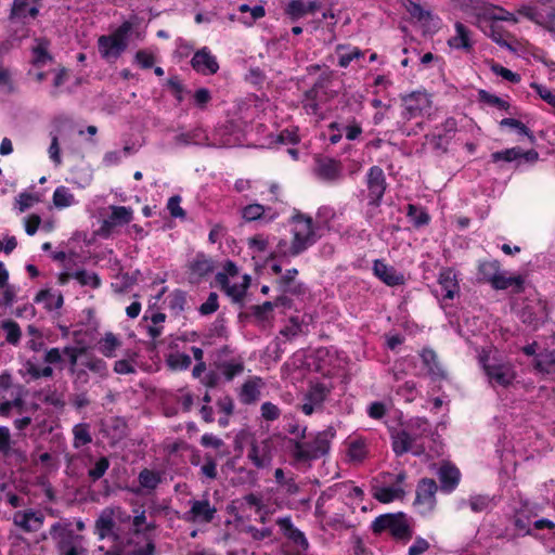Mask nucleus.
<instances>
[{
	"instance_id": "4",
	"label": "nucleus",
	"mask_w": 555,
	"mask_h": 555,
	"mask_svg": "<svg viewBox=\"0 0 555 555\" xmlns=\"http://www.w3.org/2000/svg\"><path fill=\"white\" fill-rule=\"evenodd\" d=\"M132 27L131 22L125 21L112 34L99 37L98 48L102 59H118L126 51Z\"/></svg>"
},
{
	"instance_id": "8",
	"label": "nucleus",
	"mask_w": 555,
	"mask_h": 555,
	"mask_svg": "<svg viewBox=\"0 0 555 555\" xmlns=\"http://www.w3.org/2000/svg\"><path fill=\"white\" fill-rule=\"evenodd\" d=\"M216 269L215 261L204 253H197L186 264L188 281L191 284H199L206 280Z\"/></svg>"
},
{
	"instance_id": "47",
	"label": "nucleus",
	"mask_w": 555,
	"mask_h": 555,
	"mask_svg": "<svg viewBox=\"0 0 555 555\" xmlns=\"http://www.w3.org/2000/svg\"><path fill=\"white\" fill-rule=\"evenodd\" d=\"M348 455L352 461H363L367 455V446L365 439H352L348 444Z\"/></svg>"
},
{
	"instance_id": "61",
	"label": "nucleus",
	"mask_w": 555,
	"mask_h": 555,
	"mask_svg": "<svg viewBox=\"0 0 555 555\" xmlns=\"http://www.w3.org/2000/svg\"><path fill=\"white\" fill-rule=\"evenodd\" d=\"M115 522L111 516H101L95 521V529L101 539L107 537L114 529Z\"/></svg>"
},
{
	"instance_id": "14",
	"label": "nucleus",
	"mask_w": 555,
	"mask_h": 555,
	"mask_svg": "<svg viewBox=\"0 0 555 555\" xmlns=\"http://www.w3.org/2000/svg\"><path fill=\"white\" fill-rule=\"evenodd\" d=\"M192 68L203 76L215 75L219 70L217 57L208 47L197 50L191 59Z\"/></svg>"
},
{
	"instance_id": "53",
	"label": "nucleus",
	"mask_w": 555,
	"mask_h": 555,
	"mask_svg": "<svg viewBox=\"0 0 555 555\" xmlns=\"http://www.w3.org/2000/svg\"><path fill=\"white\" fill-rule=\"evenodd\" d=\"M186 302V293L182 289H175L168 296V307L177 314L184 311Z\"/></svg>"
},
{
	"instance_id": "46",
	"label": "nucleus",
	"mask_w": 555,
	"mask_h": 555,
	"mask_svg": "<svg viewBox=\"0 0 555 555\" xmlns=\"http://www.w3.org/2000/svg\"><path fill=\"white\" fill-rule=\"evenodd\" d=\"M404 495V490L400 487H380L375 490L374 498L380 503H390Z\"/></svg>"
},
{
	"instance_id": "21",
	"label": "nucleus",
	"mask_w": 555,
	"mask_h": 555,
	"mask_svg": "<svg viewBox=\"0 0 555 555\" xmlns=\"http://www.w3.org/2000/svg\"><path fill=\"white\" fill-rule=\"evenodd\" d=\"M241 216L246 222H254L261 219L271 222L280 216V212L274 210L271 206L251 203L241 209Z\"/></svg>"
},
{
	"instance_id": "34",
	"label": "nucleus",
	"mask_w": 555,
	"mask_h": 555,
	"mask_svg": "<svg viewBox=\"0 0 555 555\" xmlns=\"http://www.w3.org/2000/svg\"><path fill=\"white\" fill-rule=\"evenodd\" d=\"M214 365L225 382H232L236 376L241 375L245 369L244 361L241 358L215 362Z\"/></svg>"
},
{
	"instance_id": "23",
	"label": "nucleus",
	"mask_w": 555,
	"mask_h": 555,
	"mask_svg": "<svg viewBox=\"0 0 555 555\" xmlns=\"http://www.w3.org/2000/svg\"><path fill=\"white\" fill-rule=\"evenodd\" d=\"M275 522L287 540L292 541L304 552L309 548L310 544L308 539L301 530L294 526L291 516L278 518Z\"/></svg>"
},
{
	"instance_id": "44",
	"label": "nucleus",
	"mask_w": 555,
	"mask_h": 555,
	"mask_svg": "<svg viewBox=\"0 0 555 555\" xmlns=\"http://www.w3.org/2000/svg\"><path fill=\"white\" fill-rule=\"evenodd\" d=\"M205 138L204 131L201 128H195L177 134L175 137V142L177 145L188 146L191 144H199Z\"/></svg>"
},
{
	"instance_id": "55",
	"label": "nucleus",
	"mask_w": 555,
	"mask_h": 555,
	"mask_svg": "<svg viewBox=\"0 0 555 555\" xmlns=\"http://www.w3.org/2000/svg\"><path fill=\"white\" fill-rule=\"evenodd\" d=\"M74 446L76 448L86 446L92 441V437L89 431V425L78 424L74 427Z\"/></svg>"
},
{
	"instance_id": "56",
	"label": "nucleus",
	"mask_w": 555,
	"mask_h": 555,
	"mask_svg": "<svg viewBox=\"0 0 555 555\" xmlns=\"http://www.w3.org/2000/svg\"><path fill=\"white\" fill-rule=\"evenodd\" d=\"M520 147L515 146L511 149H506L503 151H498L491 154V159L493 163L498 162H506L511 163L517 159H520Z\"/></svg>"
},
{
	"instance_id": "18",
	"label": "nucleus",
	"mask_w": 555,
	"mask_h": 555,
	"mask_svg": "<svg viewBox=\"0 0 555 555\" xmlns=\"http://www.w3.org/2000/svg\"><path fill=\"white\" fill-rule=\"evenodd\" d=\"M247 459L258 468H267L272 462L271 443L268 439L260 442L254 440L248 449Z\"/></svg>"
},
{
	"instance_id": "3",
	"label": "nucleus",
	"mask_w": 555,
	"mask_h": 555,
	"mask_svg": "<svg viewBox=\"0 0 555 555\" xmlns=\"http://www.w3.org/2000/svg\"><path fill=\"white\" fill-rule=\"evenodd\" d=\"M479 363L492 388H508L517 377L515 367L509 361L481 354L479 356Z\"/></svg>"
},
{
	"instance_id": "12",
	"label": "nucleus",
	"mask_w": 555,
	"mask_h": 555,
	"mask_svg": "<svg viewBox=\"0 0 555 555\" xmlns=\"http://www.w3.org/2000/svg\"><path fill=\"white\" fill-rule=\"evenodd\" d=\"M391 449L396 456H402L408 452L420 455L424 452V447L417 446L412 435L404 429H396L390 433Z\"/></svg>"
},
{
	"instance_id": "1",
	"label": "nucleus",
	"mask_w": 555,
	"mask_h": 555,
	"mask_svg": "<svg viewBox=\"0 0 555 555\" xmlns=\"http://www.w3.org/2000/svg\"><path fill=\"white\" fill-rule=\"evenodd\" d=\"M373 534L388 533L393 540L403 543L409 542L413 535L406 514L403 512L387 513L377 516L370 526Z\"/></svg>"
},
{
	"instance_id": "59",
	"label": "nucleus",
	"mask_w": 555,
	"mask_h": 555,
	"mask_svg": "<svg viewBox=\"0 0 555 555\" xmlns=\"http://www.w3.org/2000/svg\"><path fill=\"white\" fill-rule=\"evenodd\" d=\"M488 36L499 46L509 48V43L506 40V37H508L509 34L495 23L490 25V31Z\"/></svg>"
},
{
	"instance_id": "13",
	"label": "nucleus",
	"mask_w": 555,
	"mask_h": 555,
	"mask_svg": "<svg viewBox=\"0 0 555 555\" xmlns=\"http://www.w3.org/2000/svg\"><path fill=\"white\" fill-rule=\"evenodd\" d=\"M315 173L319 179L327 183H337L343 179V164L332 157H319L315 160Z\"/></svg>"
},
{
	"instance_id": "5",
	"label": "nucleus",
	"mask_w": 555,
	"mask_h": 555,
	"mask_svg": "<svg viewBox=\"0 0 555 555\" xmlns=\"http://www.w3.org/2000/svg\"><path fill=\"white\" fill-rule=\"evenodd\" d=\"M330 87L331 79L320 76L313 86L304 93L302 107L308 115H320L322 105L335 96V92Z\"/></svg>"
},
{
	"instance_id": "24",
	"label": "nucleus",
	"mask_w": 555,
	"mask_h": 555,
	"mask_svg": "<svg viewBox=\"0 0 555 555\" xmlns=\"http://www.w3.org/2000/svg\"><path fill=\"white\" fill-rule=\"evenodd\" d=\"M467 506L473 513H482L494 508L496 501L494 496L489 494H473L467 500L461 499L456 503L457 511H463Z\"/></svg>"
},
{
	"instance_id": "49",
	"label": "nucleus",
	"mask_w": 555,
	"mask_h": 555,
	"mask_svg": "<svg viewBox=\"0 0 555 555\" xmlns=\"http://www.w3.org/2000/svg\"><path fill=\"white\" fill-rule=\"evenodd\" d=\"M167 365L173 371H185L190 367L192 359L182 352L170 353L166 360Z\"/></svg>"
},
{
	"instance_id": "40",
	"label": "nucleus",
	"mask_w": 555,
	"mask_h": 555,
	"mask_svg": "<svg viewBox=\"0 0 555 555\" xmlns=\"http://www.w3.org/2000/svg\"><path fill=\"white\" fill-rule=\"evenodd\" d=\"M328 395L330 389L323 383H317L309 388L308 392L305 395V400L322 409Z\"/></svg>"
},
{
	"instance_id": "37",
	"label": "nucleus",
	"mask_w": 555,
	"mask_h": 555,
	"mask_svg": "<svg viewBox=\"0 0 555 555\" xmlns=\"http://www.w3.org/2000/svg\"><path fill=\"white\" fill-rule=\"evenodd\" d=\"M436 129L439 132L434 134V139L436 140V146L440 147L442 143L448 144L449 140L454 135L457 130V121L454 117H448L440 126H437Z\"/></svg>"
},
{
	"instance_id": "57",
	"label": "nucleus",
	"mask_w": 555,
	"mask_h": 555,
	"mask_svg": "<svg viewBox=\"0 0 555 555\" xmlns=\"http://www.w3.org/2000/svg\"><path fill=\"white\" fill-rule=\"evenodd\" d=\"M109 467V461L106 456H101L92 468L88 470V477L92 482L100 480Z\"/></svg>"
},
{
	"instance_id": "15",
	"label": "nucleus",
	"mask_w": 555,
	"mask_h": 555,
	"mask_svg": "<svg viewBox=\"0 0 555 555\" xmlns=\"http://www.w3.org/2000/svg\"><path fill=\"white\" fill-rule=\"evenodd\" d=\"M521 322L532 328L540 327L547 319V305L542 300L527 304L520 310Z\"/></svg>"
},
{
	"instance_id": "19",
	"label": "nucleus",
	"mask_w": 555,
	"mask_h": 555,
	"mask_svg": "<svg viewBox=\"0 0 555 555\" xmlns=\"http://www.w3.org/2000/svg\"><path fill=\"white\" fill-rule=\"evenodd\" d=\"M455 34L447 40L449 48L465 53H470L474 50V40L472 30L462 22L454 23Z\"/></svg>"
},
{
	"instance_id": "45",
	"label": "nucleus",
	"mask_w": 555,
	"mask_h": 555,
	"mask_svg": "<svg viewBox=\"0 0 555 555\" xmlns=\"http://www.w3.org/2000/svg\"><path fill=\"white\" fill-rule=\"evenodd\" d=\"M49 42L44 39L40 40L36 47L33 48V65L42 67L48 62L52 61V55L48 51Z\"/></svg>"
},
{
	"instance_id": "33",
	"label": "nucleus",
	"mask_w": 555,
	"mask_h": 555,
	"mask_svg": "<svg viewBox=\"0 0 555 555\" xmlns=\"http://www.w3.org/2000/svg\"><path fill=\"white\" fill-rule=\"evenodd\" d=\"M405 212L406 218L415 230L427 227L431 221V217L427 209L421 205L408 204Z\"/></svg>"
},
{
	"instance_id": "35",
	"label": "nucleus",
	"mask_w": 555,
	"mask_h": 555,
	"mask_svg": "<svg viewBox=\"0 0 555 555\" xmlns=\"http://www.w3.org/2000/svg\"><path fill=\"white\" fill-rule=\"evenodd\" d=\"M405 429L412 435L415 441L434 435L433 426L425 417L411 418L406 423Z\"/></svg>"
},
{
	"instance_id": "9",
	"label": "nucleus",
	"mask_w": 555,
	"mask_h": 555,
	"mask_svg": "<svg viewBox=\"0 0 555 555\" xmlns=\"http://www.w3.org/2000/svg\"><path fill=\"white\" fill-rule=\"evenodd\" d=\"M403 117L405 119L416 118L429 113L431 108V99L426 91H414L402 98Z\"/></svg>"
},
{
	"instance_id": "52",
	"label": "nucleus",
	"mask_w": 555,
	"mask_h": 555,
	"mask_svg": "<svg viewBox=\"0 0 555 555\" xmlns=\"http://www.w3.org/2000/svg\"><path fill=\"white\" fill-rule=\"evenodd\" d=\"M500 127L501 128H503V127L512 128V129L516 130L518 134L526 135L529 139L530 143L535 142V137L532 133V131L522 121H520L518 119L503 118L500 121Z\"/></svg>"
},
{
	"instance_id": "48",
	"label": "nucleus",
	"mask_w": 555,
	"mask_h": 555,
	"mask_svg": "<svg viewBox=\"0 0 555 555\" xmlns=\"http://www.w3.org/2000/svg\"><path fill=\"white\" fill-rule=\"evenodd\" d=\"M341 131L345 133V137L349 141H354L360 138L363 132L362 125L354 117L351 119H347L344 121L340 118Z\"/></svg>"
},
{
	"instance_id": "7",
	"label": "nucleus",
	"mask_w": 555,
	"mask_h": 555,
	"mask_svg": "<svg viewBox=\"0 0 555 555\" xmlns=\"http://www.w3.org/2000/svg\"><path fill=\"white\" fill-rule=\"evenodd\" d=\"M364 182L367 192V205L375 208L379 207L388 186L383 168L376 165L370 167L365 175Z\"/></svg>"
},
{
	"instance_id": "25",
	"label": "nucleus",
	"mask_w": 555,
	"mask_h": 555,
	"mask_svg": "<svg viewBox=\"0 0 555 555\" xmlns=\"http://www.w3.org/2000/svg\"><path fill=\"white\" fill-rule=\"evenodd\" d=\"M44 516L34 509L17 511L14 513L13 522L25 532H34L40 529Z\"/></svg>"
},
{
	"instance_id": "36",
	"label": "nucleus",
	"mask_w": 555,
	"mask_h": 555,
	"mask_svg": "<svg viewBox=\"0 0 555 555\" xmlns=\"http://www.w3.org/2000/svg\"><path fill=\"white\" fill-rule=\"evenodd\" d=\"M163 477L164 473L160 470L143 468L138 475V482L141 488L152 492L163 482Z\"/></svg>"
},
{
	"instance_id": "2",
	"label": "nucleus",
	"mask_w": 555,
	"mask_h": 555,
	"mask_svg": "<svg viewBox=\"0 0 555 555\" xmlns=\"http://www.w3.org/2000/svg\"><path fill=\"white\" fill-rule=\"evenodd\" d=\"M294 224L293 238L288 248L291 257H297L317 243V233L312 217L297 209L291 218Z\"/></svg>"
},
{
	"instance_id": "10",
	"label": "nucleus",
	"mask_w": 555,
	"mask_h": 555,
	"mask_svg": "<svg viewBox=\"0 0 555 555\" xmlns=\"http://www.w3.org/2000/svg\"><path fill=\"white\" fill-rule=\"evenodd\" d=\"M437 482L431 478H423L418 481L414 505L421 508V514L431 513L436 506Z\"/></svg>"
},
{
	"instance_id": "60",
	"label": "nucleus",
	"mask_w": 555,
	"mask_h": 555,
	"mask_svg": "<svg viewBox=\"0 0 555 555\" xmlns=\"http://www.w3.org/2000/svg\"><path fill=\"white\" fill-rule=\"evenodd\" d=\"M166 86L170 89L178 103H181L184 100V93L186 90L178 76L170 77L167 80Z\"/></svg>"
},
{
	"instance_id": "16",
	"label": "nucleus",
	"mask_w": 555,
	"mask_h": 555,
	"mask_svg": "<svg viewBox=\"0 0 555 555\" xmlns=\"http://www.w3.org/2000/svg\"><path fill=\"white\" fill-rule=\"evenodd\" d=\"M310 443L313 450H311L310 453L298 450L297 463H309L318 460L327 454L331 448L330 437L326 431H319L313 439L310 440Z\"/></svg>"
},
{
	"instance_id": "41",
	"label": "nucleus",
	"mask_w": 555,
	"mask_h": 555,
	"mask_svg": "<svg viewBox=\"0 0 555 555\" xmlns=\"http://www.w3.org/2000/svg\"><path fill=\"white\" fill-rule=\"evenodd\" d=\"M35 302L44 304L48 310L59 309L63 306V296L61 294L54 295L50 289H41L35 297Z\"/></svg>"
},
{
	"instance_id": "38",
	"label": "nucleus",
	"mask_w": 555,
	"mask_h": 555,
	"mask_svg": "<svg viewBox=\"0 0 555 555\" xmlns=\"http://www.w3.org/2000/svg\"><path fill=\"white\" fill-rule=\"evenodd\" d=\"M111 214L107 217L109 222L115 227L129 224L133 219V210L128 206H109Z\"/></svg>"
},
{
	"instance_id": "26",
	"label": "nucleus",
	"mask_w": 555,
	"mask_h": 555,
	"mask_svg": "<svg viewBox=\"0 0 555 555\" xmlns=\"http://www.w3.org/2000/svg\"><path fill=\"white\" fill-rule=\"evenodd\" d=\"M39 8V0H14L10 17L25 23L27 18L37 17Z\"/></svg>"
},
{
	"instance_id": "22",
	"label": "nucleus",
	"mask_w": 555,
	"mask_h": 555,
	"mask_svg": "<svg viewBox=\"0 0 555 555\" xmlns=\"http://www.w3.org/2000/svg\"><path fill=\"white\" fill-rule=\"evenodd\" d=\"M264 387V382L260 376H251L246 379L238 391V400L242 404H255L261 396V389Z\"/></svg>"
},
{
	"instance_id": "28",
	"label": "nucleus",
	"mask_w": 555,
	"mask_h": 555,
	"mask_svg": "<svg viewBox=\"0 0 555 555\" xmlns=\"http://www.w3.org/2000/svg\"><path fill=\"white\" fill-rule=\"evenodd\" d=\"M476 15L478 17H485L487 20L496 22V21H505L511 23H518V18L514 13L506 11L505 9L493 5L490 3H483L480 7H476Z\"/></svg>"
},
{
	"instance_id": "32",
	"label": "nucleus",
	"mask_w": 555,
	"mask_h": 555,
	"mask_svg": "<svg viewBox=\"0 0 555 555\" xmlns=\"http://www.w3.org/2000/svg\"><path fill=\"white\" fill-rule=\"evenodd\" d=\"M98 351L106 358L117 357V351L122 346L121 339L113 332H106L103 337L96 341Z\"/></svg>"
},
{
	"instance_id": "42",
	"label": "nucleus",
	"mask_w": 555,
	"mask_h": 555,
	"mask_svg": "<svg viewBox=\"0 0 555 555\" xmlns=\"http://www.w3.org/2000/svg\"><path fill=\"white\" fill-rule=\"evenodd\" d=\"M0 328L5 332V340L10 345L17 346L20 344L22 330L16 321L11 319L3 320Z\"/></svg>"
},
{
	"instance_id": "63",
	"label": "nucleus",
	"mask_w": 555,
	"mask_h": 555,
	"mask_svg": "<svg viewBox=\"0 0 555 555\" xmlns=\"http://www.w3.org/2000/svg\"><path fill=\"white\" fill-rule=\"evenodd\" d=\"M134 61L141 68L149 69L154 66L155 56L152 52L141 49L135 52Z\"/></svg>"
},
{
	"instance_id": "30",
	"label": "nucleus",
	"mask_w": 555,
	"mask_h": 555,
	"mask_svg": "<svg viewBox=\"0 0 555 555\" xmlns=\"http://www.w3.org/2000/svg\"><path fill=\"white\" fill-rule=\"evenodd\" d=\"M335 51L338 56L337 65L341 68H347L352 62H359L365 55L363 50L351 44H337Z\"/></svg>"
},
{
	"instance_id": "58",
	"label": "nucleus",
	"mask_w": 555,
	"mask_h": 555,
	"mask_svg": "<svg viewBox=\"0 0 555 555\" xmlns=\"http://www.w3.org/2000/svg\"><path fill=\"white\" fill-rule=\"evenodd\" d=\"M519 15L524 16L525 18L533 22L534 24L541 26L542 24V21L544 18V14H542L538 8L535 7H532V5H527V4H524V5H520L517 11H516Z\"/></svg>"
},
{
	"instance_id": "43",
	"label": "nucleus",
	"mask_w": 555,
	"mask_h": 555,
	"mask_svg": "<svg viewBox=\"0 0 555 555\" xmlns=\"http://www.w3.org/2000/svg\"><path fill=\"white\" fill-rule=\"evenodd\" d=\"M52 201L56 208L63 209L75 203V196L68 188L60 185L54 190Z\"/></svg>"
},
{
	"instance_id": "29",
	"label": "nucleus",
	"mask_w": 555,
	"mask_h": 555,
	"mask_svg": "<svg viewBox=\"0 0 555 555\" xmlns=\"http://www.w3.org/2000/svg\"><path fill=\"white\" fill-rule=\"evenodd\" d=\"M319 9L318 1L292 0L285 8V14L292 21H297L307 14L315 13Z\"/></svg>"
},
{
	"instance_id": "20",
	"label": "nucleus",
	"mask_w": 555,
	"mask_h": 555,
	"mask_svg": "<svg viewBox=\"0 0 555 555\" xmlns=\"http://www.w3.org/2000/svg\"><path fill=\"white\" fill-rule=\"evenodd\" d=\"M373 273L390 287L403 285L405 282L404 275L397 271L395 267L387 264L383 259H375L373 261Z\"/></svg>"
},
{
	"instance_id": "64",
	"label": "nucleus",
	"mask_w": 555,
	"mask_h": 555,
	"mask_svg": "<svg viewBox=\"0 0 555 555\" xmlns=\"http://www.w3.org/2000/svg\"><path fill=\"white\" fill-rule=\"evenodd\" d=\"M530 87L543 101L555 108V93L551 89L538 82H532Z\"/></svg>"
},
{
	"instance_id": "50",
	"label": "nucleus",
	"mask_w": 555,
	"mask_h": 555,
	"mask_svg": "<svg viewBox=\"0 0 555 555\" xmlns=\"http://www.w3.org/2000/svg\"><path fill=\"white\" fill-rule=\"evenodd\" d=\"M74 279L81 285V286H90L93 289H96L101 286V279L100 276L94 272H88L85 269L77 270L74 272Z\"/></svg>"
},
{
	"instance_id": "62",
	"label": "nucleus",
	"mask_w": 555,
	"mask_h": 555,
	"mask_svg": "<svg viewBox=\"0 0 555 555\" xmlns=\"http://www.w3.org/2000/svg\"><path fill=\"white\" fill-rule=\"evenodd\" d=\"M274 304L272 301H264L261 305H256L251 307V314L258 321H267L269 319V314L273 311Z\"/></svg>"
},
{
	"instance_id": "11",
	"label": "nucleus",
	"mask_w": 555,
	"mask_h": 555,
	"mask_svg": "<svg viewBox=\"0 0 555 555\" xmlns=\"http://www.w3.org/2000/svg\"><path fill=\"white\" fill-rule=\"evenodd\" d=\"M437 282L442 291L440 305L444 308L448 300H453L460 295L461 287L459 278L452 268L446 267L439 271Z\"/></svg>"
},
{
	"instance_id": "31",
	"label": "nucleus",
	"mask_w": 555,
	"mask_h": 555,
	"mask_svg": "<svg viewBox=\"0 0 555 555\" xmlns=\"http://www.w3.org/2000/svg\"><path fill=\"white\" fill-rule=\"evenodd\" d=\"M495 291H505L511 288L513 294H521L525 291V278L520 274L506 276L502 271L491 286Z\"/></svg>"
},
{
	"instance_id": "39",
	"label": "nucleus",
	"mask_w": 555,
	"mask_h": 555,
	"mask_svg": "<svg viewBox=\"0 0 555 555\" xmlns=\"http://www.w3.org/2000/svg\"><path fill=\"white\" fill-rule=\"evenodd\" d=\"M500 273L501 263L499 260H483L478 264V275L481 276L482 281L489 283L491 286Z\"/></svg>"
},
{
	"instance_id": "17",
	"label": "nucleus",
	"mask_w": 555,
	"mask_h": 555,
	"mask_svg": "<svg viewBox=\"0 0 555 555\" xmlns=\"http://www.w3.org/2000/svg\"><path fill=\"white\" fill-rule=\"evenodd\" d=\"M440 491L446 494L452 493L460 485L462 474L451 462H443L437 472Z\"/></svg>"
},
{
	"instance_id": "6",
	"label": "nucleus",
	"mask_w": 555,
	"mask_h": 555,
	"mask_svg": "<svg viewBox=\"0 0 555 555\" xmlns=\"http://www.w3.org/2000/svg\"><path fill=\"white\" fill-rule=\"evenodd\" d=\"M50 537L55 541L59 555H81L77 546V535L70 528V524L55 522L50 527Z\"/></svg>"
},
{
	"instance_id": "27",
	"label": "nucleus",
	"mask_w": 555,
	"mask_h": 555,
	"mask_svg": "<svg viewBox=\"0 0 555 555\" xmlns=\"http://www.w3.org/2000/svg\"><path fill=\"white\" fill-rule=\"evenodd\" d=\"M216 512V507L211 506L208 500H194L186 513V520L210 522Z\"/></svg>"
},
{
	"instance_id": "54",
	"label": "nucleus",
	"mask_w": 555,
	"mask_h": 555,
	"mask_svg": "<svg viewBox=\"0 0 555 555\" xmlns=\"http://www.w3.org/2000/svg\"><path fill=\"white\" fill-rule=\"evenodd\" d=\"M421 358L423 360V363L428 367V371L430 374L436 376H441L442 371L438 363L437 354L431 349H423L421 353Z\"/></svg>"
},
{
	"instance_id": "51",
	"label": "nucleus",
	"mask_w": 555,
	"mask_h": 555,
	"mask_svg": "<svg viewBox=\"0 0 555 555\" xmlns=\"http://www.w3.org/2000/svg\"><path fill=\"white\" fill-rule=\"evenodd\" d=\"M81 365L100 376L107 375V363L94 354H88L87 358L81 361Z\"/></svg>"
}]
</instances>
